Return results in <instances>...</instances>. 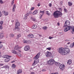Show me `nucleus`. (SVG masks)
Wrapping results in <instances>:
<instances>
[{
	"mask_svg": "<svg viewBox=\"0 0 74 74\" xmlns=\"http://www.w3.org/2000/svg\"><path fill=\"white\" fill-rule=\"evenodd\" d=\"M70 49L67 48L60 47L58 48V52L62 55H66L70 53Z\"/></svg>",
	"mask_w": 74,
	"mask_h": 74,
	"instance_id": "nucleus-1",
	"label": "nucleus"
},
{
	"mask_svg": "<svg viewBox=\"0 0 74 74\" xmlns=\"http://www.w3.org/2000/svg\"><path fill=\"white\" fill-rule=\"evenodd\" d=\"M53 15L55 18H58L60 16H62L63 14L60 11H56L54 12Z\"/></svg>",
	"mask_w": 74,
	"mask_h": 74,
	"instance_id": "nucleus-2",
	"label": "nucleus"
},
{
	"mask_svg": "<svg viewBox=\"0 0 74 74\" xmlns=\"http://www.w3.org/2000/svg\"><path fill=\"white\" fill-rule=\"evenodd\" d=\"M47 63L49 65H53L55 63V61L53 59H50L47 61Z\"/></svg>",
	"mask_w": 74,
	"mask_h": 74,
	"instance_id": "nucleus-3",
	"label": "nucleus"
},
{
	"mask_svg": "<svg viewBox=\"0 0 74 74\" xmlns=\"http://www.w3.org/2000/svg\"><path fill=\"white\" fill-rule=\"evenodd\" d=\"M45 55L46 57H50L52 56V53L50 52L47 51L45 53Z\"/></svg>",
	"mask_w": 74,
	"mask_h": 74,
	"instance_id": "nucleus-4",
	"label": "nucleus"
},
{
	"mask_svg": "<svg viewBox=\"0 0 74 74\" xmlns=\"http://www.w3.org/2000/svg\"><path fill=\"white\" fill-rule=\"evenodd\" d=\"M20 26V23L18 22H16L15 24V29H19V27Z\"/></svg>",
	"mask_w": 74,
	"mask_h": 74,
	"instance_id": "nucleus-5",
	"label": "nucleus"
},
{
	"mask_svg": "<svg viewBox=\"0 0 74 74\" xmlns=\"http://www.w3.org/2000/svg\"><path fill=\"white\" fill-rule=\"evenodd\" d=\"M30 46L29 45H27L25 46L24 48V50L25 51H28L30 50Z\"/></svg>",
	"mask_w": 74,
	"mask_h": 74,
	"instance_id": "nucleus-6",
	"label": "nucleus"
},
{
	"mask_svg": "<svg viewBox=\"0 0 74 74\" xmlns=\"http://www.w3.org/2000/svg\"><path fill=\"white\" fill-rule=\"evenodd\" d=\"M39 63V60L38 59H35L32 65L33 66H35L36 64H37V63Z\"/></svg>",
	"mask_w": 74,
	"mask_h": 74,
	"instance_id": "nucleus-7",
	"label": "nucleus"
},
{
	"mask_svg": "<svg viewBox=\"0 0 74 74\" xmlns=\"http://www.w3.org/2000/svg\"><path fill=\"white\" fill-rule=\"evenodd\" d=\"M66 24V25L65 24ZM70 21H66L65 23V25H64V27H67V26H70Z\"/></svg>",
	"mask_w": 74,
	"mask_h": 74,
	"instance_id": "nucleus-8",
	"label": "nucleus"
},
{
	"mask_svg": "<svg viewBox=\"0 0 74 74\" xmlns=\"http://www.w3.org/2000/svg\"><path fill=\"white\" fill-rule=\"evenodd\" d=\"M59 68L62 71H63L65 68V66L64 64H61L60 65Z\"/></svg>",
	"mask_w": 74,
	"mask_h": 74,
	"instance_id": "nucleus-9",
	"label": "nucleus"
},
{
	"mask_svg": "<svg viewBox=\"0 0 74 74\" xmlns=\"http://www.w3.org/2000/svg\"><path fill=\"white\" fill-rule=\"evenodd\" d=\"M22 48L21 47H19L18 45H16L14 47V49L15 50H18V49H21Z\"/></svg>",
	"mask_w": 74,
	"mask_h": 74,
	"instance_id": "nucleus-10",
	"label": "nucleus"
},
{
	"mask_svg": "<svg viewBox=\"0 0 74 74\" xmlns=\"http://www.w3.org/2000/svg\"><path fill=\"white\" fill-rule=\"evenodd\" d=\"M70 29V26H67L64 29V32H66Z\"/></svg>",
	"mask_w": 74,
	"mask_h": 74,
	"instance_id": "nucleus-11",
	"label": "nucleus"
},
{
	"mask_svg": "<svg viewBox=\"0 0 74 74\" xmlns=\"http://www.w3.org/2000/svg\"><path fill=\"white\" fill-rule=\"evenodd\" d=\"M40 53H38L34 57V59H38V58H40Z\"/></svg>",
	"mask_w": 74,
	"mask_h": 74,
	"instance_id": "nucleus-12",
	"label": "nucleus"
},
{
	"mask_svg": "<svg viewBox=\"0 0 74 74\" xmlns=\"http://www.w3.org/2000/svg\"><path fill=\"white\" fill-rule=\"evenodd\" d=\"M23 43L24 44L25 43H27V44H30V40H23Z\"/></svg>",
	"mask_w": 74,
	"mask_h": 74,
	"instance_id": "nucleus-13",
	"label": "nucleus"
},
{
	"mask_svg": "<svg viewBox=\"0 0 74 74\" xmlns=\"http://www.w3.org/2000/svg\"><path fill=\"white\" fill-rule=\"evenodd\" d=\"M22 70L21 69H19L17 71V74H19L22 73Z\"/></svg>",
	"mask_w": 74,
	"mask_h": 74,
	"instance_id": "nucleus-14",
	"label": "nucleus"
},
{
	"mask_svg": "<svg viewBox=\"0 0 74 74\" xmlns=\"http://www.w3.org/2000/svg\"><path fill=\"white\" fill-rule=\"evenodd\" d=\"M27 36L29 38H33L34 37V35L32 34H29Z\"/></svg>",
	"mask_w": 74,
	"mask_h": 74,
	"instance_id": "nucleus-15",
	"label": "nucleus"
},
{
	"mask_svg": "<svg viewBox=\"0 0 74 74\" xmlns=\"http://www.w3.org/2000/svg\"><path fill=\"white\" fill-rule=\"evenodd\" d=\"M3 14H4L5 15L7 16L8 15V12H5V11H3L2 12Z\"/></svg>",
	"mask_w": 74,
	"mask_h": 74,
	"instance_id": "nucleus-16",
	"label": "nucleus"
},
{
	"mask_svg": "<svg viewBox=\"0 0 74 74\" xmlns=\"http://www.w3.org/2000/svg\"><path fill=\"white\" fill-rule=\"evenodd\" d=\"M38 13V10H36L32 13V15H36Z\"/></svg>",
	"mask_w": 74,
	"mask_h": 74,
	"instance_id": "nucleus-17",
	"label": "nucleus"
},
{
	"mask_svg": "<svg viewBox=\"0 0 74 74\" xmlns=\"http://www.w3.org/2000/svg\"><path fill=\"white\" fill-rule=\"evenodd\" d=\"M3 58H11V56H7V55H3Z\"/></svg>",
	"mask_w": 74,
	"mask_h": 74,
	"instance_id": "nucleus-18",
	"label": "nucleus"
},
{
	"mask_svg": "<svg viewBox=\"0 0 74 74\" xmlns=\"http://www.w3.org/2000/svg\"><path fill=\"white\" fill-rule=\"evenodd\" d=\"M12 52L13 53H14V54H16H16H17V52H16V51H15L14 50H12Z\"/></svg>",
	"mask_w": 74,
	"mask_h": 74,
	"instance_id": "nucleus-19",
	"label": "nucleus"
},
{
	"mask_svg": "<svg viewBox=\"0 0 74 74\" xmlns=\"http://www.w3.org/2000/svg\"><path fill=\"white\" fill-rule=\"evenodd\" d=\"M10 57H8V58H7L5 60V62H9V61H10Z\"/></svg>",
	"mask_w": 74,
	"mask_h": 74,
	"instance_id": "nucleus-20",
	"label": "nucleus"
},
{
	"mask_svg": "<svg viewBox=\"0 0 74 74\" xmlns=\"http://www.w3.org/2000/svg\"><path fill=\"white\" fill-rule=\"evenodd\" d=\"M71 61H72V60H69L67 62V63L68 64H69V65L71 64L72 63V62H71Z\"/></svg>",
	"mask_w": 74,
	"mask_h": 74,
	"instance_id": "nucleus-21",
	"label": "nucleus"
},
{
	"mask_svg": "<svg viewBox=\"0 0 74 74\" xmlns=\"http://www.w3.org/2000/svg\"><path fill=\"white\" fill-rule=\"evenodd\" d=\"M70 29H71L72 31L74 33V27H72L71 26H70Z\"/></svg>",
	"mask_w": 74,
	"mask_h": 74,
	"instance_id": "nucleus-22",
	"label": "nucleus"
},
{
	"mask_svg": "<svg viewBox=\"0 0 74 74\" xmlns=\"http://www.w3.org/2000/svg\"><path fill=\"white\" fill-rule=\"evenodd\" d=\"M15 8H16V6L15 4H14L13 5L12 9L13 12H14V11H15Z\"/></svg>",
	"mask_w": 74,
	"mask_h": 74,
	"instance_id": "nucleus-23",
	"label": "nucleus"
},
{
	"mask_svg": "<svg viewBox=\"0 0 74 74\" xmlns=\"http://www.w3.org/2000/svg\"><path fill=\"white\" fill-rule=\"evenodd\" d=\"M16 67V66L15 65V64H13L12 65V68L15 69Z\"/></svg>",
	"mask_w": 74,
	"mask_h": 74,
	"instance_id": "nucleus-24",
	"label": "nucleus"
},
{
	"mask_svg": "<svg viewBox=\"0 0 74 74\" xmlns=\"http://www.w3.org/2000/svg\"><path fill=\"white\" fill-rule=\"evenodd\" d=\"M46 14H47V15H48V16H50V15H51V13H49V12L48 11H46Z\"/></svg>",
	"mask_w": 74,
	"mask_h": 74,
	"instance_id": "nucleus-25",
	"label": "nucleus"
},
{
	"mask_svg": "<svg viewBox=\"0 0 74 74\" xmlns=\"http://www.w3.org/2000/svg\"><path fill=\"white\" fill-rule=\"evenodd\" d=\"M37 27V25L36 24H34L32 26V29H36Z\"/></svg>",
	"mask_w": 74,
	"mask_h": 74,
	"instance_id": "nucleus-26",
	"label": "nucleus"
},
{
	"mask_svg": "<svg viewBox=\"0 0 74 74\" xmlns=\"http://www.w3.org/2000/svg\"><path fill=\"white\" fill-rule=\"evenodd\" d=\"M16 55H17L18 56H19V57H21V56H22V54L18 52H17Z\"/></svg>",
	"mask_w": 74,
	"mask_h": 74,
	"instance_id": "nucleus-27",
	"label": "nucleus"
},
{
	"mask_svg": "<svg viewBox=\"0 0 74 74\" xmlns=\"http://www.w3.org/2000/svg\"><path fill=\"white\" fill-rule=\"evenodd\" d=\"M74 47V45L73 43L70 45V47H71V48H73Z\"/></svg>",
	"mask_w": 74,
	"mask_h": 74,
	"instance_id": "nucleus-28",
	"label": "nucleus"
},
{
	"mask_svg": "<svg viewBox=\"0 0 74 74\" xmlns=\"http://www.w3.org/2000/svg\"><path fill=\"white\" fill-rule=\"evenodd\" d=\"M55 64L56 66H59V65H60V63L59 62H56Z\"/></svg>",
	"mask_w": 74,
	"mask_h": 74,
	"instance_id": "nucleus-29",
	"label": "nucleus"
},
{
	"mask_svg": "<svg viewBox=\"0 0 74 74\" xmlns=\"http://www.w3.org/2000/svg\"><path fill=\"white\" fill-rule=\"evenodd\" d=\"M68 5H69V6L71 7V5H73V4H72V3L71 2H69Z\"/></svg>",
	"mask_w": 74,
	"mask_h": 74,
	"instance_id": "nucleus-30",
	"label": "nucleus"
},
{
	"mask_svg": "<svg viewBox=\"0 0 74 74\" xmlns=\"http://www.w3.org/2000/svg\"><path fill=\"white\" fill-rule=\"evenodd\" d=\"M40 14H42V15H43V14H44V11H41L40 10Z\"/></svg>",
	"mask_w": 74,
	"mask_h": 74,
	"instance_id": "nucleus-31",
	"label": "nucleus"
},
{
	"mask_svg": "<svg viewBox=\"0 0 74 74\" xmlns=\"http://www.w3.org/2000/svg\"><path fill=\"white\" fill-rule=\"evenodd\" d=\"M47 27L46 26H44L43 27V29H44V30H47Z\"/></svg>",
	"mask_w": 74,
	"mask_h": 74,
	"instance_id": "nucleus-32",
	"label": "nucleus"
},
{
	"mask_svg": "<svg viewBox=\"0 0 74 74\" xmlns=\"http://www.w3.org/2000/svg\"><path fill=\"white\" fill-rule=\"evenodd\" d=\"M31 20L33 21H36V19L35 18H33L32 17L31 18Z\"/></svg>",
	"mask_w": 74,
	"mask_h": 74,
	"instance_id": "nucleus-33",
	"label": "nucleus"
},
{
	"mask_svg": "<svg viewBox=\"0 0 74 74\" xmlns=\"http://www.w3.org/2000/svg\"><path fill=\"white\" fill-rule=\"evenodd\" d=\"M17 37L18 38H17L16 39H18V38H19V37H21V34H18V35H17Z\"/></svg>",
	"mask_w": 74,
	"mask_h": 74,
	"instance_id": "nucleus-34",
	"label": "nucleus"
},
{
	"mask_svg": "<svg viewBox=\"0 0 74 74\" xmlns=\"http://www.w3.org/2000/svg\"><path fill=\"white\" fill-rule=\"evenodd\" d=\"M25 16L27 17L28 16H29V13H27L25 15Z\"/></svg>",
	"mask_w": 74,
	"mask_h": 74,
	"instance_id": "nucleus-35",
	"label": "nucleus"
},
{
	"mask_svg": "<svg viewBox=\"0 0 74 74\" xmlns=\"http://www.w3.org/2000/svg\"><path fill=\"white\" fill-rule=\"evenodd\" d=\"M5 69H10V66H8V65H6Z\"/></svg>",
	"mask_w": 74,
	"mask_h": 74,
	"instance_id": "nucleus-36",
	"label": "nucleus"
},
{
	"mask_svg": "<svg viewBox=\"0 0 74 74\" xmlns=\"http://www.w3.org/2000/svg\"><path fill=\"white\" fill-rule=\"evenodd\" d=\"M10 37H14V35L13 34H11L10 35Z\"/></svg>",
	"mask_w": 74,
	"mask_h": 74,
	"instance_id": "nucleus-37",
	"label": "nucleus"
},
{
	"mask_svg": "<svg viewBox=\"0 0 74 74\" xmlns=\"http://www.w3.org/2000/svg\"><path fill=\"white\" fill-rule=\"evenodd\" d=\"M64 11H65V12H67V9H66L65 8H64Z\"/></svg>",
	"mask_w": 74,
	"mask_h": 74,
	"instance_id": "nucleus-38",
	"label": "nucleus"
},
{
	"mask_svg": "<svg viewBox=\"0 0 74 74\" xmlns=\"http://www.w3.org/2000/svg\"><path fill=\"white\" fill-rule=\"evenodd\" d=\"M27 17L26 16L24 15V19H27Z\"/></svg>",
	"mask_w": 74,
	"mask_h": 74,
	"instance_id": "nucleus-39",
	"label": "nucleus"
},
{
	"mask_svg": "<svg viewBox=\"0 0 74 74\" xmlns=\"http://www.w3.org/2000/svg\"><path fill=\"white\" fill-rule=\"evenodd\" d=\"M3 35H1V34L0 33V38H3Z\"/></svg>",
	"mask_w": 74,
	"mask_h": 74,
	"instance_id": "nucleus-40",
	"label": "nucleus"
},
{
	"mask_svg": "<svg viewBox=\"0 0 74 74\" xmlns=\"http://www.w3.org/2000/svg\"><path fill=\"white\" fill-rule=\"evenodd\" d=\"M47 49H48V50H49V51L51 50V47H48L47 48Z\"/></svg>",
	"mask_w": 74,
	"mask_h": 74,
	"instance_id": "nucleus-41",
	"label": "nucleus"
},
{
	"mask_svg": "<svg viewBox=\"0 0 74 74\" xmlns=\"http://www.w3.org/2000/svg\"><path fill=\"white\" fill-rule=\"evenodd\" d=\"M34 9V7H33L31 9V11H33Z\"/></svg>",
	"mask_w": 74,
	"mask_h": 74,
	"instance_id": "nucleus-42",
	"label": "nucleus"
},
{
	"mask_svg": "<svg viewBox=\"0 0 74 74\" xmlns=\"http://www.w3.org/2000/svg\"><path fill=\"white\" fill-rule=\"evenodd\" d=\"M14 0H13L12 1L11 4L12 5H13L14 4Z\"/></svg>",
	"mask_w": 74,
	"mask_h": 74,
	"instance_id": "nucleus-43",
	"label": "nucleus"
},
{
	"mask_svg": "<svg viewBox=\"0 0 74 74\" xmlns=\"http://www.w3.org/2000/svg\"><path fill=\"white\" fill-rule=\"evenodd\" d=\"M0 3L1 4H3V1L2 0H0Z\"/></svg>",
	"mask_w": 74,
	"mask_h": 74,
	"instance_id": "nucleus-44",
	"label": "nucleus"
},
{
	"mask_svg": "<svg viewBox=\"0 0 74 74\" xmlns=\"http://www.w3.org/2000/svg\"><path fill=\"white\" fill-rule=\"evenodd\" d=\"M0 23L1 25H2V24L3 23V21H1V22H0Z\"/></svg>",
	"mask_w": 74,
	"mask_h": 74,
	"instance_id": "nucleus-45",
	"label": "nucleus"
},
{
	"mask_svg": "<svg viewBox=\"0 0 74 74\" xmlns=\"http://www.w3.org/2000/svg\"><path fill=\"white\" fill-rule=\"evenodd\" d=\"M4 65V64H1L0 63V66H3Z\"/></svg>",
	"mask_w": 74,
	"mask_h": 74,
	"instance_id": "nucleus-46",
	"label": "nucleus"
},
{
	"mask_svg": "<svg viewBox=\"0 0 74 74\" xmlns=\"http://www.w3.org/2000/svg\"><path fill=\"white\" fill-rule=\"evenodd\" d=\"M3 29V27L2 26L0 25V29Z\"/></svg>",
	"mask_w": 74,
	"mask_h": 74,
	"instance_id": "nucleus-47",
	"label": "nucleus"
},
{
	"mask_svg": "<svg viewBox=\"0 0 74 74\" xmlns=\"http://www.w3.org/2000/svg\"><path fill=\"white\" fill-rule=\"evenodd\" d=\"M2 47H3V45H0V49H1V48H2Z\"/></svg>",
	"mask_w": 74,
	"mask_h": 74,
	"instance_id": "nucleus-48",
	"label": "nucleus"
},
{
	"mask_svg": "<svg viewBox=\"0 0 74 74\" xmlns=\"http://www.w3.org/2000/svg\"><path fill=\"white\" fill-rule=\"evenodd\" d=\"M2 16V14H1V12L0 11V17H1Z\"/></svg>",
	"mask_w": 74,
	"mask_h": 74,
	"instance_id": "nucleus-49",
	"label": "nucleus"
},
{
	"mask_svg": "<svg viewBox=\"0 0 74 74\" xmlns=\"http://www.w3.org/2000/svg\"><path fill=\"white\" fill-rule=\"evenodd\" d=\"M49 7H51V5H52V4L50 3L49 4Z\"/></svg>",
	"mask_w": 74,
	"mask_h": 74,
	"instance_id": "nucleus-50",
	"label": "nucleus"
},
{
	"mask_svg": "<svg viewBox=\"0 0 74 74\" xmlns=\"http://www.w3.org/2000/svg\"><path fill=\"white\" fill-rule=\"evenodd\" d=\"M69 40H65V42H69Z\"/></svg>",
	"mask_w": 74,
	"mask_h": 74,
	"instance_id": "nucleus-51",
	"label": "nucleus"
},
{
	"mask_svg": "<svg viewBox=\"0 0 74 74\" xmlns=\"http://www.w3.org/2000/svg\"><path fill=\"white\" fill-rule=\"evenodd\" d=\"M49 39H52V38H53V37H49Z\"/></svg>",
	"mask_w": 74,
	"mask_h": 74,
	"instance_id": "nucleus-52",
	"label": "nucleus"
},
{
	"mask_svg": "<svg viewBox=\"0 0 74 74\" xmlns=\"http://www.w3.org/2000/svg\"><path fill=\"white\" fill-rule=\"evenodd\" d=\"M37 5H38V7H39V6H40V3H38V4Z\"/></svg>",
	"mask_w": 74,
	"mask_h": 74,
	"instance_id": "nucleus-53",
	"label": "nucleus"
},
{
	"mask_svg": "<svg viewBox=\"0 0 74 74\" xmlns=\"http://www.w3.org/2000/svg\"><path fill=\"white\" fill-rule=\"evenodd\" d=\"M38 36H39V37H41V35L40 34H38Z\"/></svg>",
	"mask_w": 74,
	"mask_h": 74,
	"instance_id": "nucleus-54",
	"label": "nucleus"
},
{
	"mask_svg": "<svg viewBox=\"0 0 74 74\" xmlns=\"http://www.w3.org/2000/svg\"><path fill=\"white\" fill-rule=\"evenodd\" d=\"M42 15H40V19H41L42 17Z\"/></svg>",
	"mask_w": 74,
	"mask_h": 74,
	"instance_id": "nucleus-55",
	"label": "nucleus"
},
{
	"mask_svg": "<svg viewBox=\"0 0 74 74\" xmlns=\"http://www.w3.org/2000/svg\"><path fill=\"white\" fill-rule=\"evenodd\" d=\"M17 51H18V52H21V50H19V49H18V50H17Z\"/></svg>",
	"mask_w": 74,
	"mask_h": 74,
	"instance_id": "nucleus-56",
	"label": "nucleus"
},
{
	"mask_svg": "<svg viewBox=\"0 0 74 74\" xmlns=\"http://www.w3.org/2000/svg\"><path fill=\"white\" fill-rule=\"evenodd\" d=\"M46 71V70L45 69H43L42 70V71Z\"/></svg>",
	"mask_w": 74,
	"mask_h": 74,
	"instance_id": "nucleus-57",
	"label": "nucleus"
},
{
	"mask_svg": "<svg viewBox=\"0 0 74 74\" xmlns=\"http://www.w3.org/2000/svg\"><path fill=\"white\" fill-rule=\"evenodd\" d=\"M6 66V65H5L4 66H3V67H2V68H5Z\"/></svg>",
	"mask_w": 74,
	"mask_h": 74,
	"instance_id": "nucleus-58",
	"label": "nucleus"
},
{
	"mask_svg": "<svg viewBox=\"0 0 74 74\" xmlns=\"http://www.w3.org/2000/svg\"><path fill=\"white\" fill-rule=\"evenodd\" d=\"M59 10H60V11H62V9L61 8H59Z\"/></svg>",
	"mask_w": 74,
	"mask_h": 74,
	"instance_id": "nucleus-59",
	"label": "nucleus"
},
{
	"mask_svg": "<svg viewBox=\"0 0 74 74\" xmlns=\"http://www.w3.org/2000/svg\"><path fill=\"white\" fill-rule=\"evenodd\" d=\"M57 25H58V26H60V24H59V23H58Z\"/></svg>",
	"mask_w": 74,
	"mask_h": 74,
	"instance_id": "nucleus-60",
	"label": "nucleus"
},
{
	"mask_svg": "<svg viewBox=\"0 0 74 74\" xmlns=\"http://www.w3.org/2000/svg\"><path fill=\"white\" fill-rule=\"evenodd\" d=\"M1 52L0 51V57H1Z\"/></svg>",
	"mask_w": 74,
	"mask_h": 74,
	"instance_id": "nucleus-61",
	"label": "nucleus"
},
{
	"mask_svg": "<svg viewBox=\"0 0 74 74\" xmlns=\"http://www.w3.org/2000/svg\"><path fill=\"white\" fill-rule=\"evenodd\" d=\"M14 62H15V61H12L11 62V63H14Z\"/></svg>",
	"mask_w": 74,
	"mask_h": 74,
	"instance_id": "nucleus-62",
	"label": "nucleus"
},
{
	"mask_svg": "<svg viewBox=\"0 0 74 74\" xmlns=\"http://www.w3.org/2000/svg\"><path fill=\"white\" fill-rule=\"evenodd\" d=\"M70 44V42H69L67 43V44Z\"/></svg>",
	"mask_w": 74,
	"mask_h": 74,
	"instance_id": "nucleus-63",
	"label": "nucleus"
},
{
	"mask_svg": "<svg viewBox=\"0 0 74 74\" xmlns=\"http://www.w3.org/2000/svg\"><path fill=\"white\" fill-rule=\"evenodd\" d=\"M32 69H33V68H30V70H32Z\"/></svg>",
	"mask_w": 74,
	"mask_h": 74,
	"instance_id": "nucleus-64",
	"label": "nucleus"
}]
</instances>
